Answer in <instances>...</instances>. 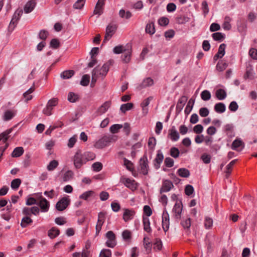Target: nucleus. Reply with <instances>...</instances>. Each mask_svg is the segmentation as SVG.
Wrapping results in <instances>:
<instances>
[{"label": "nucleus", "mask_w": 257, "mask_h": 257, "mask_svg": "<svg viewBox=\"0 0 257 257\" xmlns=\"http://www.w3.org/2000/svg\"><path fill=\"white\" fill-rule=\"evenodd\" d=\"M72 161L75 168L77 169L81 168L86 163L83 156L80 150H77L75 153L72 158Z\"/></svg>", "instance_id": "nucleus-1"}, {"label": "nucleus", "mask_w": 257, "mask_h": 257, "mask_svg": "<svg viewBox=\"0 0 257 257\" xmlns=\"http://www.w3.org/2000/svg\"><path fill=\"white\" fill-rule=\"evenodd\" d=\"M113 63V61L110 60L106 63L104 64L102 67L100 68L99 66L96 67L94 69H97V72H96V75L99 77H104L109 69V66L112 65Z\"/></svg>", "instance_id": "nucleus-2"}, {"label": "nucleus", "mask_w": 257, "mask_h": 257, "mask_svg": "<svg viewBox=\"0 0 257 257\" xmlns=\"http://www.w3.org/2000/svg\"><path fill=\"white\" fill-rule=\"evenodd\" d=\"M117 28V26L113 23L109 24L106 28V32L103 43L108 41L114 34Z\"/></svg>", "instance_id": "nucleus-3"}, {"label": "nucleus", "mask_w": 257, "mask_h": 257, "mask_svg": "<svg viewBox=\"0 0 257 257\" xmlns=\"http://www.w3.org/2000/svg\"><path fill=\"white\" fill-rule=\"evenodd\" d=\"M107 240L105 243L108 247L113 248L116 245V236L112 231H108L106 233Z\"/></svg>", "instance_id": "nucleus-4"}, {"label": "nucleus", "mask_w": 257, "mask_h": 257, "mask_svg": "<svg viewBox=\"0 0 257 257\" xmlns=\"http://www.w3.org/2000/svg\"><path fill=\"white\" fill-rule=\"evenodd\" d=\"M111 138L108 136H104L97 142L94 145L96 149H101L107 146L111 142Z\"/></svg>", "instance_id": "nucleus-5"}, {"label": "nucleus", "mask_w": 257, "mask_h": 257, "mask_svg": "<svg viewBox=\"0 0 257 257\" xmlns=\"http://www.w3.org/2000/svg\"><path fill=\"white\" fill-rule=\"evenodd\" d=\"M140 166L141 173L144 175H147L149 170V165L146 155L145 154L144 156L141 158L140 160Z\"/></svg>", "instance_id": "nucleus-6"}, {"label": "nucleus", "mask_w": 257, "mask_h": 257, "mask_svg": "<svg viewBox=\"0 0 257 257\" xmlns=\"http://www.w3.org/2000/svg\"><path fill=\"white\" fill-rule=\"evenodd\" d=\"M70 200L67 197H63L56 204V208L59 211L64 210L69 205Z\"/></svg>", "instance_id": "nucleus-7"}, {"label": "nucleus", "mask_w": 257, "mask_h": 257, "mask_svg": "<svg viewBox=\"0 0 257 257\" xmlns=\"http://www.w3.org/2000/svg\"><path fill=\"white\" fill-rule=\"evenodd\" d=\"M132 53V46L131 45L127 44L126 45L125 50L122 53L121 55V59L123 62L128 63L131 60Z\"/></svg>", "instance_id": "nucleus-8"}, {"label": "nucleus", "mask_w": 257, "mask_h": 257, "mask_svg": "<svg viewBox=\"0 0 257 257\" xmlns=\"http://www.w3.org/2000/svg\"><path fill=\"white\" fill-rule=\"evenodd\" d=\"M169 215L166 210H164L162 214V227L165 232L169 229Z\"/></svg>", "instance_id": "nucleus-9"}, {"label": "nucleus", "mask_w": 257, "mask_h": 257, "mask_svg": "<svg viewBox=\"0 0 257 257\" xmlns=\"http://www.w3.org/2000/svg\"><path fill=\"white\" fill-rule=\"evenodd\" d=\"M105 0H98L93 11L94 15H101L103 12Z\"/></svg>", "instance_id": "nucleus-10"}, {"label": "nucleus", "mask_w": 257, "mask_h": 257, "mask_svg": "<svg viewBox=\"0 0 257 257\" xmlns=\"http://www.w3.org/2000/svg\"><path fill=\"white\" fill-rule=\"evenodd\" d=\"M174 185L172 182L168 180H166L163 181L162 186L160 189V192L162 194L163 192H167L169 191L173 187Z\"/></svg>", "instance_id": "nucleus-11"}, {"label": "nucleus", "mask_w": 257, "mask_h": 257, "mask_svg": "<svg viewBox=\"0 0 257 257\" xmlns=\"http://www.w3.org/2000/svg\"><path fill=\"white\" fill-rule=\"evenodd\" d=\"M164 159V155L160 150L158 151L156 157L154 160V165L156 169H158L160 167V165L162 163Z\"/></svg>", "instance_id": "nucleus-12"}, {"label": "nucleus", "mask_w": 257, "mask_h": 257, "mask_svg": "<svg viewBox=\"0 0 257 257\" xmlns=\"http://www.w3.org/2000/svg\"><path fill=\"white\" fill-rule=\"evenodd\" d=\"M136 214V212L133 209H124L123 214V219L125 222L132 220Z\"/></svg>", "instance_id": "nucleus-13"}, {"label": "nucleus", "mask_w": 257, "mask_h": 257, "mask_svg": "<svg viewBox=\"0 0 257 257\" xmlns=\"http://www.w3.org/2000/svg\"><path fill=\"white\" fill-rule=\"evenodd\" d=\"M187 100L188 97L185 95L180 98L176 105V112L178 113H179L181 111Z\"/></svg>", "instance_id": "nucleus-14"}, {"label": "nucleus", "mask_w": 257, "mask_h": 257, "mask_svg": "<svg viewBox=\"0 0 257 257\" xmlns=\"http://www.w3.org/2000/svg\"><path fill=\"white\" fill-rule=\"evenodd\" d=\"M168 137L174 142L179 140L180 138L179 134L176 131L174 126H172V128L169 130Z\"/></svg>", "instance_id": "nucleus-15"}, {"label": "nucleus", "mask_w": 257, "mask_h": 257, "mask_svg": "<svg viewBox=\"0 0 257 257\" xmlns=\"http://www.w3.org/2000/svg\"><path fill=\"white\" fill-rule=\"evenodd\" d=\"M182 211V204L181 202L180 203H176L173 209V211L175 213V218L176 219H180Z\"/></svg>", "instance_id": "nucleus-16"}, {"label": "nucleus", "mask_w": 257, "mask_h": 257, "mask_svg": "<svg viewBox=\"0 0 257 257\" xmlns=\"http://www.w3.org/2000/svg\"><path fill=\"white\" fill-rule=\"evenodd\" d=\"M40 200L39 203V205L40 207L41 210L43 212H47L49 210V202L43 197L40 198Z\"/></svg>", "instance_id": "nucleus-17"}, {"label": "nucleus", "mask_w": 257, "mask_h": 257, "mask_svg": "<svg viewBox=\"0 0 257 257\" xmlns=\"http://www.w3.org/2000/svg\"><path fill=\"white\" fill-rule=\"evenodd\" d=\"M36 5V0H29L24 8L25 12L26 13L31 12L34 10Z\"/></svg>", "instance_id": "nucleus-18"}, {"label": "nucleus", "mask_w": 257, "mask_h": 257, "mask_svg": "<svg viewBox=\"0 0 257 257\" xmlns=\"http://www.w3.org/2000/svg\"><path fill=\"white\" fill-rule=\"evenodd\" d=\"M16 110H7L4 113L3 120L4 121L10 120L16 115Z\"/></svg>", "instance_id": "nucleus-19"}, {"label": "nucleus", "mask_w": 257, "mask_h": 257, "mask_svg": "<svg viewBox=\"0 0 257 257\" xmlns=\"http://www.w3.org/2000/svg\"><path fill=\"white\" fill-rule=\"evenodd\" d=\"M154 84V80L151 77L145 79L142 83L139 86L138 88L141 90L147 87L151 86Z\"/></svg>", "instance_id": "nucleus-20"}, {"label": "nucleus", "mask_w": 257, "mask_h": 257, "mask_svg": "<svg viewBox=\"0 0 257 257\" xmlns=\"http://www.w3.org/2000/svg\"><path fill=\"white\" fill-rule=\"evenodd\" d=\"M143 244L147 253H150L152 250V244L149 237L147 236L144 237L143 239Z\"/></svg>", "instance_id": "nucleus-21"}, {"label": "nucleus", "mask_w": 257, "mask_h": 257, "mask_svg": "<svg viewBox=\"0 0 257 257\" xmlns=\"http://www.w3.org/2000/svg\"><path fill=\"white\" fill-rule=\"evenodd\" d=\"M111 105V102L109 101H105L103 104H102L97 109V112L101 114L105 113L108 109L110 107Z\"/></svg>", "instance_id": "nucleus-22"}, {"label": "nucleus", "mask_w": 257, "mask_h": 257, "mask_svg": "<svg viewBox=\"0 0 257 257\" xmlns=\"http://www.w3.org/2000/svg\"><path fill=\"white\" fill-rule=\"evenodd\" d=\"M143 221L144 225V229L148 233L152 232V229L150 227V221L148 217L143 216Z\"/></svg>", "instance_id": "nucleus-23"}, {"label": "nucleus", "mask_w": 257, "mask_h": 257, "mask_svg": "<svg viewBox=\"0 0 257 257\" xmlns=\"http://www.w3.org/2000/svg\"><path fill=\"white\" fill-rule=\"evenodd\" d=\"M146 32L151 35L155 33V24L153 22H149L146 26Z\"/></svg>", "instance_id": "nucleus-24"}, {"label": "nucleus", "mask_w": 257, "mask_h": 257, "mask_svg": "<svg viewBox=\"0 0 257 257\" xmlns=\"http://www.w3.org/2000/svg\"><path fill=\"white\" fill-rule=\"evenodd\" d=\"M12 131L13 128H11L1 133L0 134V141H2L3 143H6L9 138V134L12 133Z\"/></svg>", "instance_id": "nucleus-25"}, {"label": "nucleus", "mask_w": 257, "mask_h": 257, "mask_svg": "<svg viewBox=\"0 0 257 257\" xmlns=\"http://www.w3.org/2000/svg\"><path fill=\"white\" fill-rule=\"evenodd\" d=\"M60 234V230L55 227L51 228L48 232V235L50 238H54Z\"/></svg>", "instance_id": "nucleus-26"}, {"label": "nucleus", "mask_w": 257, "mask_h": 257, "mask_svg": "<svg viewBox=\"0 0 257 257\" xmlns=\"http://www.w3.org/2000/svg\"><path fill=\"white\" fill-rule=\"evenodd\" d=\"M226 91L223 89H218L216 91L215 96L219 100H223L226 97Z\"/></svg>", "instance_id": "nucleus-27"}, {"label": "nucleus", "mask_w": 257, "mask_h": 257, "mask_svg": "<svg viewBox=\"0 0 257 257\" xmlns=\"http://www.w3.org/2000/svg\"><path fill=\"white\" fill-rule=\"evenodd\" d=\"M178 175L181 177L187 178L190 176V171L186 168H180L177 171Z\"/></svg>", "instance_id": "nucleus-28"}, {"label": "nucleus", "mask_w": 257, "mask_h": 257, "mask_svg": "<svg viewBox=\"0 0 257 257\" xmlns=\"http://www.w3.org/2000/svg\"><path fill=\"white\" fill-rule=\"evenodd\" d=\"M24 150L23 147L16 148L12 153V156L14 158L20 157L24 153Z\"/></svg>", "instance_id": "nucleus-29"}, {"label": "nucleus", "mask_w": 257, "mask_h": 257, "mask_svg": "<svg viewBox=\"0 0 257 257\" xmlns=\"http://www.w3.org/2000/svg\"><path fill=\"white\" fill-rule=\"evenodd\" d=\"M239 147H242V149L244 148V143L239 139L235 140L232 143L231 148L234 150H237Z\"/></svg>", "instance_id": "nucleus-30"}, {"label": "nucleus", "mask_w": 257, "mask_h": 257, "mask_svg": "<svg viewBox=\"0 0 257 257\" xmlns=\"http://www.w3.org/2000/svg\"><path fill=\"white\" fill-rule=\"evenodd\" d=\"M225 105L223 103L219 102L214 106V110L217 113H223L225 111Z\"/></svg>", "instance_id": "nucleus-31"}, {"label": "nucleus", "mask_w": 257, "mask_h": 257, "mask_svg": "<svg viewBox=\"0 0 257 257\" xmlns=\"http://www.w3.org/2000/svg\"><path fill=\"white\" fill-rule=\"evenodd\" d=\"M75 72L73 70H65L61 73V77L63 79L70 78L72 77Z\"/></svg>", "instance_id": "nucleus-32"}, {"label": "nucleus", "mask_w": 257, "mask_h": 257, "mask_svg": "<svg viewBox=\"0 0 257 257\" xmlns=\"http://www.w3.org/2000/svg\"><path fill=\"white\" fill-rule=\"evenodd\" d=\"M82 155L85 163L90 160H92L95 158V154L91 152H85Z\"/></svg>", "instance_id": "nucleus-33"}, {"label": "nucleus", "mask_w": 257, "mask_h": 257, "mask_svg": "<svg viewBox=\"0 0 257 257\" xmlns=\"http://www.w3.org/2000/svg\"><path fill=\"white\" fill-rule=\"evenodd\" d=\"M32 222L33 220L29 216H25L22 219L21 226L22 227L25 228Z\"/></svg>", "instance_id": "nucleus-34"}, {"label": "nucleus", "mask_w": 257, "mask_h": 257, "mask_svg": "<svg viewBox=\"0 0 257 257\" xmlns=\"http://www.w3.org/2000/svg\"><path fill=\"white\" fill-rule=\"evenodd\" d=\"M134 107V104L133 103H127L122 104L120 106V110L123 113H125L127 110H131Z\"/></svg>", "instance_id": "nucleus-35"}, {"label": "nucleus", "mask_w": 257, "mask_h": 257, "mask_svg": "<svg viewBox=\"0 0 257 257\" xmlns=\"http://www.w3.org/2000/svg\"><path fill=\"white\" fill-rule=\"evenodd\" d=\"M79 99V95L74 92H69L68 95V100L70 102H75Z\"/></svg>", "instance_id": "nucleus-36"}, {"label": "nucleus", "mask_w": 257, "mask_h": 257, "mask_svg": "<svg viewBox=\"0 0 257 257\" xmlns=\"http://www.w3.org/2000/svg\"><path fill=\"white\" fill-rule=\"evenodd\" d=\"M20 18V17L19 16H17V15H16V14L14 13V14L13 16V18L11 21V22L10 23V25H9L10 29L11 28L12 30L14 29V28L16 26V25L18 21L19 20Z\"/></svg>", "instance_id": "nucleus-37"}, {"label": "nucleus", "mask_w": 257, "mask_h": 257, "mask_svg": "<svg viewBox=\"0 0 257 257\" xmlns=\"http://www.w3.org/2000/svg\"><path fill=\"white\" fill-rule=\"evenodd\" d=\"M227 66L228 64L226 62L223 61H219L216 65V69L221 72L227 68Z\"/></svg>", "instance_id": "nucleus-38"}, {"label": "nucleus", "mask_w": 257, "mask_h": 257, "mask_svg": "<svg viewBox=\"0 0 257 257\" xmlns=\"http://www.w3.org/2000/svg\"><path fill=\"white\" fill-rule=\"evenodd\" d=\"M237 161L236 159L231 161L227 166L226 170L225 171L226 177H228L231 172L232 167L235 164Z\"/></svg>", "instance_id": "nucleus-39"}, {"label": "nucleus", "mask_w": 257, "mask_h": 257, "mask_svg": "<svg viewBox=\"0 0 257 257\" xmlns=\"http://www.w3.org/2000/svg\"><path fill=\"white\" fill-rule=\"evenodd\" d=\"M181 224L185 229L188 230L191 226V219L190 218L183 219L181 222Z\"/></svg>", "instance_id": "nucleus-40"}, {"label": "nucleus", "mask_w": 257, "mask_h": 257, "mask_svg": "<svg viewBox=\"0 0 257 257\" xmlns=\"http://www.w3.org/2000/svg\"><path fill=\"white\" fill-rule=\"evenodd\" d=\"M194 102H195V99H193L192 98H191L189 100L187 105L185 109V113L186 114H188L190 112V111H191V110L193 108V106L194 103Z\"/></svg>", "instance_id": "nucleus-41"}, {"label": "nucleus", "mask_w": 257, "mask_h": 257, "mask_svg": "<svg viewBox=\"0 0 257 257\" xmlns=\"http://www.w3.org/2000/svg\"><path fill=\"white\" fill-rule=\"evenodd\" d=\"M119 15L121 18H125L126 19H128L132 16L131 12L128 11L125 12L123 9L119 11Z\"/></svg>", "instance_id": "nucleus-42"}, {"label": "nucleus", "mask_w": 257, "mask_h": 257, "mask_svg": "<svg viewBox=\"0 0 257 257\" xmlns=\"http://www.w3.org/2000/svg\"><path fill=\"white\" fill-rule=\"evenodd\" d=\"M34 91V89L32 87L29 89L24 94V97L26 99V101L30 100L32 98V95L31 94Z\"/></svg>", "instance_id": "nucleus-43"}, {"label": "nucleus", "mask_w": 257, "mask_h": 257, "mask_svg": "<svg viewBox=\"0 0 257 257\" xmlns=\"http://www.w3.org/2000/svg\"><path fill=\"white\" fill-rule=\"evenodd\" d=\"M212 37L215 41H221L224 38V35L220 32H216L212 34Z\"/></svg>", "instance_id": "nucleus-44"}, {"label": "nucleus", "mask_w": 257, "mask_h": 257, "mask_svg": "<svg viewBox=\"0 0 257 257\" xmlns=\"http://www.w3.org/2000/svg\"><path fill=\"white\" fill-rule=\"evenodd\" d=\"M58 166V162L56 160H53L51 161L47 166V169L49 171H53Z\"/></svg>", "instance_id": "nucleus-45"}, {"label": "nucleus", "mask_w": 257, "mask_h": 257, "mask_svg": "<svg viewBox=\"0 0 257 257\" xmlns=\"http://www.w3.org/2000/svg\"><path fill=\"white\" fill-rule=\"evenodd\" d=\"M226 45L224 43L221 44L218 48V52L216 54L220 56V58H221L225 54V49Z\"/></svg>", "instance_id": "nucleus-46"}, {"label": "nucleus", "mask_w": 257, "mask_h": 257, "mask_svg": "<svg viewBox=\"0 0 257 257\" xmlns=\"http://www.w3.org/2000/svg\"><path fill=\"white\" fill-rule=\"evenodd\" d=\"M189 21V18L185 16H181L176 18V22L179 24H183Z\"/></svg>", "instance_id": "nucleus-47"}, {"label": "nucleus", "mask_w": 257, "mask_h": 257, "mask_svg": "<svg viewBox=\"0 0 257 257\" xmlns=\"http://www.w3.org/2000/svg\"><path fill=\"white\" fill-rule=\"evenodd\" d=\"M90 77L88 75H84L80 81V84L84 86H86L89 84Z\"/></svg>", "instance_id": "nucleus-48"}, {"label": "nucleus", "mask_w": 257, "mask_h": 257, "mask_svg": "<svg viewBox=\"0 0 257 257\" xmlns=\"http://www.w3.org/2000/svg\"><path fill=\"white\" fill-rule=\"evenodd\" d=\"M201 97L204 101L208 100L211 98V94L208 90H204L201 93Z\"/></svg>", "instance_id": "nucleus-49"}, {"label": "nucleus", "mask_w": 257, "mask_h": 257, "mask_svg": "<svg viewBox=\"0 0 257 257\" xmlns=\"http://www.w3.org/2000/svg\"><path fill=\"white\" fill-rule=\"evenodd\" d=\"M163 244L162 241L159 238H156L154 243V249L161 250L162 248Z\"/></svg>", "instance_id": "nucleus-50"}, {"label": "nucleus", "mask_w": 257, "mask_h": 257, "mask_svg": "<svg viewBox=\"0 0 257 257\" xmlns=\"http://www.w3.org/2000/svg\"><path fill=\"white\" fill-rule=\"evenodd\" d=\"M73 173L71 171H67L65 173L63 177V180L64 182L68 181L73 178Z\"/></svg>", "instance_id": "nucleus-51"}, {"label": "nucleus", "mask_w": 257, "mask_h": 257, "mask_svg": "<svg viewBox=\"0 0 257 257\" xmlns=\"http://www.w3.org/2000/svg\"><path fill=\"white\" fill-rule=\"evenodd\" d=\"M122 127V125L115 124L111 125L109 128L110 132L112 134L117 133L119 130Z\"/></svg>", "instance_id": "nucleus-52"}, {"label": "nucleus", "mask_w": 257, "mask_h": 257, "mask_svg": "<svg viewBox=\"0 0 257 257\" xmlns=\"http://www.w3.org/2000/svg\"><path fill=\"white\" fill-rule=\"evenodd\" d=\"M126 49V46L125 47L122 46V45H118L117 46H115L113 50V51L114 53L115 54H120L122 53Z\"/></svg>", "instance_id": "nucleus-53"}, {"label": "nucleus", "mask_w": 257, "mask_h": 257, "mask_svg": "<svg viewBox=\"0 0 257 257\" xmlns=\"http://www.w3.org/2000/svg\"><path fill=\"white\" fill-rule=\"evenodd\" d=\"M253 71L251 68H247L246 72L244 75V78L246 79H252L253 78Z\"/></svg>", "instance_id": "nucleus-54"}, {"label": "nucleus", "mask_w": 257, "mask_h": 257, "mask_svg": "<svg viewBox=\"0 0 257 257\" xmlns=\"http://www.w3.org/2000/svg\"><path fill=\"white\" fill-rule=\"evenodd\" d=\"M21 183V180L20 179H15L12 180L11 182V186L14 189H18Z\"/></svg>", "instance_id": "nucleus-55"}, {"label": "nucleus", "mask_w": 257, "mask_h": 257, "mask_svg": "<svg viewBox=\"0 0 257 257\" xmlns=\"http://www.w3.org/2000/svg\"><path fill=\"white\" fill-rule=\"evenodd\" d=\"M50 46L53 49H56L60 47V44L59 40L57 39L54 38L52 39L50 41Z\"/></svg>", "instance_id": "nucleus-56"}, {"label": "nucleus", "mask_w": 257, "mask_h": 257, "mask_svg": "<svg viewBox=\"0 0 257 257\" xmlns=\"http://www.w3.org/2000/svg\"><path fill=\"white\" fill-rule=\"evenodd\" d=\"M99 257H111V251L109 249H103L101 250Z\"/></svg>", "instance_id": "nucleus-57"}, {"label": "nucleus", "mask_w": 257, "mask_h": 257, "mask_svg": "<svg viewBox=\"0 0 257 257\" xmlns=\"http://www.w3.org/2000/svg\"><path fill=\"white\" fill-rule=\"evenodd\" d=\"M180 154L179 150L176 147H172L170 149V155L174 158H177L179 157Z\"/></svg>", "instance_id": "nucleus-58"}, {"label": "nucleus", "mask_w": 257, "mask_h": 257, "mask_svg": "<svg viewBox=\"0 0 257 257\" xmlns=\"http://www.w3.org/2000/svg\"><path fill=\"white\" fill-rule=\"evenodd\" d=\"M156 145V140L154 137L150 138L148 141V146L150 150L153 151Z\"/></svg>", "instance_id": "nucleus-59"}, {"label": "nucleus", "mask_w": 257, "mask_h": 257, "mask_svg": "<svg viewBox=\"0 0 257 257\" xmlns=\"http://www.w3.org/2000/svg\"><path fill=\"white\" fill-rule=\"evenodd\" d=\"M77 135H74L72 137L70 138L68 140L67 146L69 148H72L74 147L75 144L77 141Z\"/></svg>", "instance_id": "nucleus-60"}, {"label": "nucleus", "mask_w": 257, "mask_h": 257, "mask_svg": "<svg viewBox=\"0 0 257 257\" xmlns=\"http://www.w3.org/2000/svg\"><path fill=\"white\" fill-rule=\"evenodd\" d=\"M213 224V220L212 218L206 217L204 221V226L206 229L210 228Z\"/></svg>", "instance_id": "nucleus-61"}, {"label": "nucleus", "mask_w": 257, "mask_h": 257, "mask_svg": "<svg viewBox=\"0 0 257 257\" xmlns=\"http://www.w3.org/2000/svg\"><path fill=\"white\" fill-rule=\"evenodd\" d=\"M92 167L94 171L99 172L102 169V164L100 162H95L93 164Z\"/></svg>", "instance_id": "nucleus-62"}, {"label": "nucleus", "mask_w": 257, "mask_h": 257, "mask_svg": "<svg viewBox=\"0 0 257 257\" xmlns=\"http://www.w3.org/2000/svg\"><path fill=\"white\" fill-rule=\"evenodd\" d=\"M58 101L57 98H53L48 101L47 106L53 109V107L57 105Z\"/></svg>", "instance_id": "nucleus-63"}, {"label": "nucleus", "mask_w": 257, "mask_h": 257, "mask_svg": "<svg viewBox=\"0 0 257 257\" xmlns=\"http://www.w3.org/2000/svg\"><path fill=\"white\" fill-rule=\"evenodd\" d=\"M174 161L173 159L170 157H167L164 161V164L167 167L171 168L173 166Z\"/></svg>", "instance_id": "nucleus-64"}]
</instances>
